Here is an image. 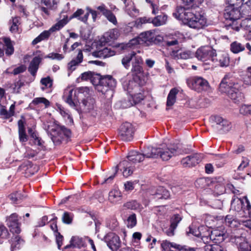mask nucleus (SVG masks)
Returning a JSON list of instances; mask_svg holds the SVG:
<instances>
[{"instance_id":"f257e3e1","label":"nucleus","mask_w":251,"mask_h":251,"mask_svg":"<svg viewBox=\"0 0 251 251\" xmlns=\"http://www.w3.org/2000/svg\"><path fill=\"white\" fill-rule=\"evenodd\" d=\"M173 15L182 21L190 27L197 30L203 28L207 25V19L203 12L199 9L194 13L193 7H177Z\"/></svg>"},{"instance_id":"f03ea898","label":"nucleus","mask_w":251,"mask_h":251,"mask_svg":"<svg viewBox=\"0 0 251 251\" xmlns=\"http://www.w3.org/2000/svg\"><path fill=\"white\" fill-rule=\"evenodd\" d=\"M242 85L239 83L230 75H226L223 78L219 86V90L225 93L236 103L241 102L244 99V94L241 92Z\"/></svg>"},{"instance_id":"7ed1b4c3","label":"nucleus","mask_w":251,"mask_h":251,"mask_svg":"<svg viewBox=\"0 0 251 251\" xmlns=\"http://www.w3.org/2000/svg\"><path fill=\"white\" fill-rule=\"evenodd\" d=\"M150 152H146L147 158H157L160 156L163 160H168L173 156L179 155L185 152L181 144L172 145L169 147L161 149L148 147Z\"/></svg>"},{"instance_id":"20e7f679","label":"nucleus","mask_w":251,"mask_h":251,"mask_svg":"<svg viewBox=\"0 0 251 251\" xmlns=\"http://www.w3.org/2000/svg\"><path fill=\"white\" fill-rule=\"evenodd\" d=\"M146 152H150L148 148L145 151L144 153H140L136 151H132L129 152L127 156V160H125L119 163V166L124 169L123 176L128 177L130 176L134 170L135 164L142 161L146 156Z\"/></svg>"},{"instance_id":"39448f33","label":"nucleus","mask_w":251,"mask_h":251,"mask_svg":"<svg viewBox=\"0 0 251 251\" xmlns=\"http://www.w3.org/2000/svg\"><path fill=\"white\" fill-rule=\"evenodd\" d=\"M97 82L98 83V90L105 95L107 99H111L113 95L114 89L116 86V81L111 75H105L103 76L97 75Z\"/></svg>"},{"instance_id":"423d86ee","label":"nucleus","mask_w":251,"mask_h":251,"mask_svg":"<svg viewBox=\"0 0 251 251\" xmlns=\"http://www.w3.org/2000/svg\"><path fill=\"white\" fill-rule=\"evenodd\" d=\"M241 10L238 7L229 5L226 7L225 10L224 17L226 20L231 22L227 26L228 28L231 27L236 31L240 30L239 26L237 25H238L237 20L241 17H245V15L242 14V11H241Z\"/></svg>"},{"instance_id":"0eeeda50","label":"nucleus","mask_w":251,"mask_h":251,"mask_svg":"<svg viewBox=\"0 0 251 251\" xmlns=\"http://www.w3.org/2000/svg\"><path fill=\"white\" fill-rule=\"evenodd\" d=\"M187 84L189 88L198 92L207 91L210 87L207 80L200 76H193L188 78Z\"/></svg>"},{"instance_id":"6e6552de","label":"nucleus","mask_w":251,"mask_h":251,"mask_svg":"<svg viewBox=\"0 0 251 251\" xmlns=\"http://www.w3.org/2000/svg\"><path fill=\"white\" fill-rule=\"evenodd\" d=\"M216 50L209 46L201 47L196 52V57L203 62H214L216 60Z\"/></svg>"},{"instance_id":"1a4fd4ad","label":"nucleus","mask_w":251,"mask_h":251,"mask_svg":"<svg viewBox=\"0 0 251 251\" xmlns=\"http://www.w3.org/2000/svg\"><path fill=\"white\" fill-rule=\"evenodd\" d=\"M135 128L131 124L125 122L121 125L119 131V136L124 141H130L133 139Z\"/></svg>"},{"instance_id":"9d476101","label":"nucleus","mask_w":251,"mask_h":251,"mask_svg":"<svg viewBox=\"0 0 251 251\" xmlns=\"http://www.w3.org/2000/svg\"><path fill=\"white\" fill-rule=\"evenodd\" d=\"M240 230V228L235 229V233L231 236L232 241L237 245L239 251H249L251 244L249 243L247 239L244 236L235 235Z\"/></svg>"},{"instance_id":"9b49d317","label":"nucleus","mask_w":251,"mask_h":251,"mask_svg":"<svg viewBox=\"0 0 251 251\" xmlns=\"http://www.w3.org/2000/svg\"><path fill=\"white\" fill-rule=\"evenodd\" d=\"M95 108V100L91 97H87L82 100L80 103V110L81 112L85 113H91L93 116L97 114Z\"/></svg>"},{"instance_id":"f8f14e48","label":"nucleus","mask_w":251,"mask_h":251,"mask_svg":"<svg viewBox=\"0 0 251 251\" xmlns=\"http://www.w3.org/2000/svg\"><path fill=\"white\" fill-rule=\"evenodd\" d=\"M214 121L216 124L217 129L221 133H226L231 128V123L220 116H215Z\"/></svg>"},{"instance_id":"ddd939ff","label":"nucleus","mask_w":251,"mask_h":251,"mask_svg":"<svg viewBox=\"0 0 251 251\" xmlns=\"http://www.w3.org/2000/svg\"><path fill=\"white\" fill-rule=\"evenodd\" d=\"M6 225L10 228L11 232L17 234L20 232L18 215L16 213H13L7 218Z\"/></svg>"},{"instance_id":"4468645a","label":"nucleus","mask_w":251,"mask_h":251,"mask_svg":"<svg viewBox=\"0 0 251 251\" xmlns=\"http://www.w3.org/2000/svg\"><path fill=\"white\" fill-rule=\"evenodd\" d=\"M202 157L201 154L195 153L183 158L181 163L184 167H191L194 166L200 162Z\"/></svg>"},{"instance_id":"2eb2a0df","label":"nucleus","mask_w":251,"mask_h":251,"mask_svg":"<svg viewBox=\"0 0 251 251\" xmlns=\"http://www.w3.org/2000/svg\"><path fill=\"white\" fill-rule=\"evenodd\" d=\"M210 239L216 244L223 242L226 237V231L223 227H219L210 231Z\"/></svg>"},{"instance_id":"dca6fc26","label":"nucleus","mask_w":251,"mask_h":251,"mask_svg":"<svg viewBox=\"0 0 251 251\" xmlns=\"http://www.w3.org/2000/svg\"><path fill=\"white\" fill-rule=\"evenodd\" d=\"M246 206H243L242 201L238 199L234 202V200L231 202V206L234 207L235 209L237 211H239L240 210L243 209L244 212L247 211V214L250 215L251 213V205L249 200L246 198Z\"/></svg>"},{"instance_id":"f3484780","label":"nucleus","mask_w":251,"mask_h":251,"mask_svg":"<svg viewBox=\"0 0 251 251\" xmlns=\"http://www.w3.org/2000/svg\"><path fill=\"white\" fill-rule=\"evenodd\" d=\"M161 247L164 251H180L183 248L181 245L167 240L163 241Z\"/></svg>"},{"instance_id":"a211bd4d","label":"nucleus","mask_w":251,"mask_h":251,"mask_svg":"<svg viewBox=\"0 0 251 251\" xmlns=\"http://www.w3.org/2000/svg\"><path fill=\"white\" fill-rule=\"evenodd\" d=\"M115 54V51L108 48H104L102 50L92 52V55L93 56L100 58L109 57Z\"/></svg>"},{"instance_id":"6ab92c4d","label":"nucleus","mask_w":251,"mask_h":251,"mask_svg":"<svg viewBox=\"0 0 251 251\" xmlns=\"http://www.w3.org/2000/svg\"><path fill=\"white\" fill-rule=\"evenodd\" d=\"M83 56L81 50H79L78 54L76 58L72 59L68 64V69L71 72L75 71L76 67L78 66L80 63L83 61Z\"/></svg>"},{"instance_id":"aec40b11","label":"nucleus","mask_w":251,"mask_h":251,"mask_svg":"<svg viewBox=\"0 0 251 251\" xmlns=\"http://www.w3.org/2000/svg\"><path fill=\"white\" fill-rule=\"evenodd\" d=\"M41 60L42 58L41 57L35 56L30 62L28 68V71L32 75L35 76L36 75Z\"/></svg>"},{"instance_id":"412c9836","label":"nucleus","mask_w":251,"mask_h":251,"mask_svg":"<svg viewBox=\"0 0 251 251\" xmlns=\"http://www.w3.org/2000/svg\"><path fill=\"white\" fill-rule=\"evenodd\" d=\"M123 194L119 189H111L109 192L108 200L113 203H116L121 201Z\"/></svg>"},{"instance_id":"4be33fe9","label":"nucleus","mask_w":251,"mask_h":251,"mask_svg":"<svg viewBox=\"0 0 251 251\" xmlns=\"http://www.w3.org/2000/svg\"><path fill=\"white\" fill-rule=\"evenodd\" d=\"M142 62V58L135 55L132 61L131 72L136 75L141 73L142 72V68L140 65Z\"/></svg>"},{"instance_id":"5701e85b","label":"nucleus","mask_w":251,"mask_h":251,"mask_svg":"<svg viewBox=\"0 0 251 251\" xmlns=\"http://www.w3.org/2000/svg\"><path fill=\"white\" fill-rule=\"evenodd\" d=\"M138 39L145 43H152L155 41L154 32L149 30L140 33Z\"/></svg>"},{"instance_id":"b1692460","label":"nucleus","mask_w":251,"mask_h":251,"mask_svg":"<svg viewBox=\"0 0 251 251\" xmlns=\"http://www.w3.org/2000/svg\"><path fill=\"white\" fill-rule=\"evenodd\" d=\"M124 87L129 94L140 90V86L134 80H130L124 84Z\"/></svg>"},{"instance_id":"393cba45","label":"nucleus","mask_w":251,"mask_h":251,"mask_svg":"<svg viewBox=\"0 0 251 251\" xmlns=\"http://www.w3.org/2000/svg\"><path fill=\"white\" fill-rule=\"evenodd\" d=\"M67 97L65 100V101L71 107L75 108L76 107V101H75V96H76V91L74 90H70L68 92V94H67V92H65Z\"/></svg>"},{"instance_id":"a878e982","label":"nucleus","mask_w":251,"mask_h":251,"mask_svg":"<svg viewBox=\"0 0 251 251\" xmlns=\"http://www.w3.org/2000/svg\"><path fill=\"white\" fill-rule=\"evenodd\" d=\"M178 92L176 88L172 89L167 97L166 105L167 106H172L176 101V96Z\"/></svg>"},{"instance_id":"bb28decb","label":"nucleus","mask_w":251,"mask_h":251,"mask_svg":"<svg viewBox=\"0 0 251 251\" xmlns=\"http://www.w3.org/2000/svg\"><path fill=\"white\" fill-rule=\"evenodd\" d=\"M119 35L118 30L117 28H114L105 33L103 37L105 39L106 41L108 42L116 39Z\"/></svg>"},{"instance_id":"cd10ccee","label":"nucleus","mask_w":251,"mask_h":251,"mask_svg":"<svg viewBox=\"0 0 251 251\" xmlns=\"http://www.w3.org/2000/svg\"><path fill=\"white\" fill-rule=\"evenodd\" d=\"M135 55L136 53L132 51L123 57L121 60V63L125 69L127 70L129 69L130 62L133 61Z\"/></svg>"},{"instance_id":"c85d7f7f","label":"nucleus","mask_w":251,"mask_h":251,"mask_svg":"<svg viewBox=\"0 0 251 251\" xmlns=\"http://www.w3.org/2000/svg\"><path fill=\"white\" fill-rule=\"evenodd\" d=\"M230 49L232 52L236 54L244 51L245 49V46L236 41L231 43Z\"/></svg>"},{"instance_id":"c756f323","label":"nucleus","mask_w":251,"mask_h":251,"mask_svg":"<svg viewBox=\"0 0 251 251\" xmlns=\"http://www.w3.org/2000/svg\"><path fill=\"white\" fill-rule=\"evenodd\" d=\"M226 224L231 228H235L241 226V222L235 219L231 215H227L225 219Z\"/></svg>"},{"instance_id":"7c9ffc66","label":"nucleus","mask_w":251,"mask_h":251,"mask_svg":"<svg viewBox=\"0 0 251 251\" xmlns=\"http://www.w3.org/2000/svg\"><path fill=\"white\" fill-rule=\"evenodd\" d=\"M152 24L155 26H159L166 23L167 16L165 14L158 15L152 18Z\"/></svg>"},{"instance_id":"2f4dec72","label":"nucleus","mask_w":251,"mask_h":251,"mask_svg":"<svg viewBox=\"0 0 251 251\" xmlns=\"http://www.w3.org/2000/svg\"><path fill=\"white\" fill-rule=\"evenodd\" d=\"M84 243L82 238L78 236H73L71 240V244L69 245L70 247H73L77 248H80L84 246ZM69 247V246H67L66 248Z\"/></svg>"},{"instance_id":"473e14b6","label":"nucleus","mask_w":251,"mask_h":251,"mask_svg":"<svg viewBox=\"0 0 251 251\" xmlns=\"http://www.w3.org/2000/svg\"><path fill=\"white\" fill-rule=\"evenodd\" d=\"M23 242L24 241L18 235L14 236L11 240V251L19 249L20 245L22 244Z\"/></svg>"},{"instance_id":"72a5a7b5","label":"nucleus","mask_w":251,"mask_h":251,"mask_svg":"<svg viewBox=\"0 0 251 251\" xmlns=\"http://www.w3.org/2000/svg\"><path fill=\"white\" fill-rule=\"evenodd\" d=\"M25 197L23 194V190L16 191L9 196V199L13 202H18Z\"/></svg>"},{"instance_id":"f704fd0d","label":"nucleus","mask_w":251,"mask_h":251,"mask_svg":"<svg viewBox=\"0 0 251 251\" xmlns=\"http://www.w3.org/2000/svg\"><path fill=\"white\" fill-rule=\"evenodd\" d=\"M50 32L51 31L50 29L49 31H44L32 41V44L35 45L43 40L47 39L50 35Z\"/></svg>"},{"instance_id":"c9c22d12","label":"nucleus","mask_w":251,"mask_h":251,"mask_svg":"<svg viewBox=\"0 0 251 251\" xmlns=\"http://www.w3.org/2000/svg\"><path fill=\"white\" fill-rule=\"evenodd\" d=\"M240 9L242 10V14L245 15V17L251 15V0H249L245 3H242Z\"/></svg>"},{"instance_id":"e433bc0d","label":"nucleus","mask_w":251,"mask_h":251,"mask_svg":"<svg viewBox=\"0 0 251 251\" xmlns=\"http://www.w3.org/2000/svg\"><path fill=\"white\" fill-rule=\"evenodd\" d=\"M201 228H203V227H201ZM206 231V233L205 234L201 233L200 231H198V233H194V232H192V233L196 236L197 237H201V240L203 241V242L205 243H208L209 241H211V240L210 239V231L207 230V228L206 227H203ZM197 232V231L196 232Z\"/></svg>"},{"instance_id":"4c0bfd02","label":"nucleus","mask_w":251,"mask_h":251,"mask_svg":"<svg viewBox=\"0 0 251 251\" xmlns=\"http://www.w3.org/2000/svg\"><path fill=\"white\" fill-rule=\"evenodd\" d=\"M125 224L128 228H131L134 227L137 224L136 214L132 213L129 215L125 221Z\"/></svg>"},{"instance_id":"58836bf2","label":"nucleus","mask_w":251,"mask_h":251,"mask_svg":"<svg viewBox=\"0 0 251 251\" xmlns=\"http://www.w3.org/2000/svg\"><path fill=\"white\" fill-rule=\"evenodd\" d=\"M40 103L44 104L46 108L48 107L50 105V102L44 97L34 98L30 103V105H36Z\"/></svg>"},{"instance_id":"ea45409f","label":"nucleus","mask_w":251,"mask_h":251,"mask_svg":"<svg viewBox=\"0 0 251 251\" xmlns=\"http://www.w3.org/2000/svg\"><path fill=\"white\" fill-rule=\"evenodd\" d=\"M68 21L67 20V16L63 18V19L59 21L54 25H53L50 28V31L54 32L56 30H59L62 28L65 25L67 24Z\"/></svg>"},{"instance_id":"a19ab883","label":"nucleus","mask_w":251,"mask_h":251,"mask_svg":"<svg viewBox=\"0 0 251 251\" xmlns=\"http://www.w3.org/2000/svg\"><path fill=\"white\" fill-rule=\"evenodd\" d=\"M155 196L156 199H167L170 197V194L167 189H157Z\"/></svg>"},{"instance_id":"79ce46f5","label":"nucleus","mask_w":251,"mask_h":251,"mask_svg":"<svg viewBox=\"0 0 251 251\" xmlns=\"http://www.w3.org/2000/svg\"><path fill=\"white\" fill-rule=\"evenodd\" d=\"M5 45L6 46L5 54L6 55L9 56L14 52V47L9 38H6L4 40Z\"/></svg>"},{"instance_id":"37998d69","label":"nucleus","mask_w":251,"mask_h":251,"mask_svg":"<svg viewBox=\"0 0 251 251\" xmlns=\"http://www.w3.org/2000/svg\"><path fill=\"white\" fill-rule=\"evenodd\" d=\"M237 25L239 26L240 29L242 28L251 32V18H245Z\"/></svg>"},{"instance_id":"c03bdc74","label":"nucleus","mask_w":251,"mask_h":251,"mask_svg":"<svg viewBox=\"0 0 251 251\" xmlns=\"http://www.w3.org/2000/svg\"><path fill=\"white\" fill-rule=\"evenodd\" d=\"M112 174L109 176L106 179H104V181L101 182L102 185L106 184L111 183L112 182L113 179L117 175L118 172V166H116L112 168L111 170Z\"/></svg>"},{"instance_id":"a18cd8bd","label":"nucleus","mask_w":251,"mask_h":251,"mask_svg":"<svg viewBox=\"0 0 251 251\" xmlns=\"http://www.w3.org/2000/svg\"><path fill=\"white\" fill-rule=\"evenodd\" d=\"M20 18L15 17L12 19V25L10 28V31L12 33H16L18 31L19 25H20Z\"/></svg>"},{"instance_id":"49530a36","label":"nucleus","mask_w":251,"mask_h":251,"mask_svg":"<svg viewBox=\"0 0 251 251\" xmlns=\"http://www.w3.org/2000/svg\"><path fill=\"white\" fill-rule=\"evenodd\" d=\"M81 79L83 80H87L90 79L93 83H95L94 80L96 79V77H94V73L91 72H86L82 73L81 75Z\"/></svg>"},{"instance_id":"de8ad7c7","label":"nucleus","mask_w":251,"mask_h":251,"mask_svg":"<svg viewBox=\"0 0 251 251\" xmlns=\"http://www.w3.org/2000/svg\"><path fill=\"white\" fill-rule=\"evenodd\" d=\"M204 251H224V248L219 244L207 245L204 247Z\"/></svg>"},{"instance_id":"09e8293b","label":"nucleus","mask_w":251,"mask_h":251,"mask_svg":"<svg viewBox=\"0 0 251 251\" xmlns=\"http://www.w3.org/2000/svg\"><path fill=\"white\" fill-rule=\"evenodd\" d=\"M41 2L50 10H55L57 8L56 0H41Z\"/></svg>"},{"instance_id":"8fccbe9b","label":"nucleus","mask_w":251,"mask_h":251,"mask_svg":"<svg viewBox=\"0 0 251 251\" xmlns=\"http://www.w3.org/2000/svg\"><path fill=\"white\" fill-rule=\"evenodd\" d=\"M73 217V214L68 212H65L62 215V222L66 224H71L72 223Z\"/></svg>"},{"instance_id":"3c124183","label":"nucleus","mask_w":251,"mask_h":251,"mask_svg":"<svg viewBox=\"0 0 251 251\" xmlns=\"http://www.w3.org/2000/svg\"><path fill=\"white\" fill-rule=\"evenodd\" d=\"M130 95L132 97L134 104L140 102L144 99V95L141 92L138 93L133 92Z\"/></svg>"},{"instance_id":"603ef678","label":"nucleus","mask_w":251,"mask_h":251,"mask_svg":"<svg viewBox=\"0 0 251 251\" xmlns=\"http://www.w3.org/2000/svg\"><path fill=\"white\" fill-rule=\"evenodd\" d=\"M41 83L45 86L42 87V89L44 90L46 88H50L52 85V80L50 78V76L42 78L40 81Z\"/></svg>"},{"instance_id":"864d4df0","label":"nucleus","mask_w":251,"mask_h":251,"mask_svg":"<svg viewBox=\"0 0 251 251\" xmlns=\"http://www.w3.org/2000/svg\"><path fill=\"white\" fill-rule=\"evenodd\" d=\"M174 55L178 58L186 59L190 57V53L187 51L178 50L175 52H173Z\"/></svg>"},{"instance_id":"5fc2aeb1","label":"nucleus","mask_w":251,"mask_h":251,"mask_svg":"<svg viewBox=\"0 0 251 251\" xmlns=\"http://www.w3.org/2000/svg\"><path fill=\"white\" fill-rule=\"evenodd\" d=\"M124 206L127 209L136 210L140 207V204L136 201H131L124 204Z\"/></svg>"},{"instance_id":"6e6d98bb","label":"nucleus","mask_w":251,"mask_h":251,"mask_svg":"<svg viewBox=\"0 0 251 251\" xmlns=\"http://www.w3.org/2000/svg\"><path fill=\"white\" fill-rule=\"evenodd\" d=\"M125 5V9L126 11L129 14L131 11H134L135 8L134 6V3L131 0H123Z\"/></svg>"},{"instance_id":"4d7b16f0","label":"nucleus","mask_w":251,"mask_h":251,"mask_svg":"<svg viewBox=\"0 0 251 251\" xmlns=\"http://www.w3.org/2000/svg\"><path fill=\"white\" fill-rule=\"evenodd\" d=\"M45 58L60 61L64 58V56L63 54L58 53L51 52L48 54L45 57Z\"/></svg>"},{"instance_id":"13d9d810","label":"nucleus","mask_w":251,"mask_h":251,"mask_svg":"<svg viewBox=\"0 0 251 251\" xmlns=\"http://www.w3.org/2000/svg\"><path fill=\"white\" fill-rule=\"evenodd\" d=\"M104 16L110 22L112 23L113 25H117L118 22L116 16L110 10H109L107 13H106Z\"/></svg>"},{"instance_id":"bf43d9fd","label":"nucleus","mask_w":251,"mask_h":251,"mask_svg":"<svg viewBox=\"0 0 251 251\" xmlns=\"http://www.w3.org/2000/svg\"><path fill=\"white\" fill-rule=\"evenodd\" d=\"M181 220V218L178 214L175 215L171 219L170 226L176 229Z\"/></svg>"},{"instance_id":"052dcab7","label":"nucleus","mask_w":251,"mask_h":251,"mask_svg":"<svg viewBox=\"0 0 251 251\" xmlns=\"http://www.w3.org/2000/svg\"><path fill=\"white\" fill-rule=\"evenodd\" d=\"M242 78L244 83L247 85H251V73L246 71L243 74Z\"/></svg>"},{"instance_id":"680f3d73","label":"nucleus","mask_w":251,"mask_h":251,"mask_svg":"<svg viewBox=\"0 0 251 251\" xmlns=\"http://www.w3.org/2000/svg\"><path fill=\"white\" fill-rule=\"evenodd\" d=\"M57 110L58 111L60 114L64 117H67L68 118L70 117L67 111L65 109V108L60 104L57 103L56 104Z\"/></svg>"},{"instance_id":"e2e57ef3","label":"nucleus","mask_w":251,"mask_h":251,"mask_svg":"<svg viewBox=\"0 0 251 251\" xmlns=\"http://www.w3.org/2000/svg\"><path fill=\"white\" fill-rule=\"evenodd\" d=\"M249 105H243L240 108V113L244 115H251L250 108Z\"/></svg>"},{"instance_id":"0e129e2a","label":"nucleus","mask_w":251,"mask_h":251,"mask_svg":"<svg viewBox=\"0 0 251 251\" xmlns=\"http://www.w3.org/2000/svg\"><path fill=\"white\" fill-rule=\"evenodd\" d=\"M249 164V160L246 157H243L241 163L237 168L238 171L243 170L244 168L247 167Z\"/></svg>"},{"instance_id":"69168bd1","label":"nucleus","mask_w":251,"mask_h":251,"mask_svg":"<svg viewBox=\"0 0 251 251\" xmlns=\"http://www.w3.org/2000/svg\"><path fill=\"white\" fill-rule=\"evenodd\" d=\"M26 67L24 65H21L20 66L15 68L12 73L14 75H17L18 74H19L20 73L24 72L26 70Z\"/></svg>"},{"instance_id":"338daca9","label":"nucleus","mask_w":251,"mask_h":251,"mask_svg":"<svg viewBox=\"0 0 251 251\" xmlns=\"http://www.w3.org/2000/svg\"><path fill=\"white\" fill-rule=\"evenodd\" d=\"M9 235L6 228L2 225L0 226V237L2 238H6Z\"/></svg>"},{"instance_id":"774afa93","label":"nucleus","mask_w":251,"mask_h":251,"mask_svg":"<svg viewBox=\"0 0 251 251\" xmlns=\"http://www.w3.org/2000/svg\"><path fill=\"white\" fill-rule=\"evenodd\" d=\"M19 140L21 142H25L28 140L27 135L26 134L25 130L18 131Z\"/></svg>"}]
</instances>
